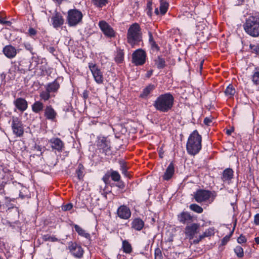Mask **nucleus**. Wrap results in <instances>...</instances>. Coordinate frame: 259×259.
Listing matches in <instances>:
<instances>
[{
  "label": "nucleus",
  "instance_id": "33",
  "mask_svg": "<svg viewBox=\"0 0 259 259\" xmlns=\"http://www.w3.org/2000/svg\"><path fill=\"white\" fill-rule=\"evenodd\" d=\"M110 175L111 179L114 182H119L120 180V176L118 171L110 169Z\"/></svg>",
  "mask_w": 259,
  "mask_h": 259
},
{
  "label": "nucleus",
  "instance_id": "9",
  "mask_svg": "<svg viewBox=\"0 0 259 259\" xmlns=\"http://www.w3.org/2000/svg\"><path fill=\"white\" fill-rule=\"evenodd\" d=\"M211 192L208 190L200 189L194 193V199L198 203L207 201L211 196Z\"/></svg>",
  "mask_w": 259,
  "mask_h": 259
},
{
  "label": "nucleus",
  "instance_id": "27",
  "mask_svg": "<svg viewBox=\"0 0 259 259\" xmlns=\"http://www.w3.org/2000/svg\"><path fill=\"white\" fill-rule=\"evenodd\" d=\"M44 108V104L40 101H36L32 105V110L35 113H39Z\"/></svg>",
  "mask_w": 259,
  "mask_h": 259
},
{
  "label": "nucleus",
  "instance_id": "14",
  "mask_svg": "<svg viewBox=\"0 0 259 259\" xmlns=\"http://www.w3.org/2000/svg\"><path fill=\"white\" fill-rule=\"evenodd\" d=\"M49 143L52 150H56L58 152H61L64 148L63 142L58 138H52L49 140Z\"/></svg>",
  "mask_w": 259,
  "mask_h": 259
},
{
  "label": "nucleus",
  "instance_id": "64",
  "mask_svg": "<svg viewBox=\"0 0 259 259\" xmlns=\"http://www.w3.org/2000/svg\"><path fill=\"white\" fill-rule=\"evenodd\" d=\"M5 21V20H4L3 18L0 17V24H3V23H4Z\"/></svg>",
  "mask_w": 259,
  "mask_h": 259
},
{
  "label": "nucleus",
  "instance_id": "15",
  "mask_svg": "<svg viewBox=\"0 0 259 259\" xmlns=\"http://www.w3.org/2000/svg\"><path fill=\"white\" fill-rule=\"evenodd\" d=\"M117 213L120 218L124 220L129 219L131 215V210L125 205L120 206L117 210Z\"/></svg>",
  "mask_w": 259,
  "mask_h": 259
},
{
  "label": "nucleus",
  "instance_id": "34",
  "mask_svg": "<svg viewBox=\"0 0 259 259\" xmlns=\"http://www.w3.org/2000/svg\"><path fill=\"white\" fill-rule=\"evenodd\" d=\"M168 4L165 1L161 0L160 11L162 15H164L166 13L168 9Z\"/></svg>",
  "mask_w": 259,
  "mask_h": 259
},
{
  "label": "nucleus",
  "instance_id": "41",
  "mask_svg": "<svg viewBox=\"0 0 259 259\" xmlns=\"http://www.w3.org/2000/svg\"><path fill=\"white\" fill-rule=\"evenodd\" d=\"M42 239L45 241L55 242L58 241V239L55 237L51 236L49 235H45L42 236Z\"/></svg>",
  "mask_w": 259,
  "mask_h": 259
},
{
  "label": "nucleus",
  "instance_id": "40",
  "mask_svg": "<svg viewBox=\"0 0 259 259\" xmlns=\"http://www.w3.org/2000/svg\"><path fill=\"white\" fill-rule=\"evenodd\" d=\"M234 251L236 253V254L239 257H242L244 255V252L243 248L240 246H237L234 248Z\"/></svg>",
  "mask_w": 259,
  "mask_h": 259
},
{
  "label": "nucleus",
  "instance_id": "21",
  "mask_svg": "<svg viewBox=\"0 0 259 259\" xmlns=\"http://www.w3.org/2000/svg\"><path fill=\"white\" fill-rule=\"evenodd\" d=\"M175 172V167L174 164L172 162L168 165L166 169V170L162 177L163 179L165 181L169 180L174 175Z\"/></svg>",
  "mask_w": 259,
  "mask_h": 259
},
{
  "label": "nucleus",
  "instance_id": "62",
  "mask_svg": "<svg viewBox=\"0 0 259 259\" xmlns=\"http://www.w3.org/2000/svg\"><path fill=\"white\" fill-rule=\"evenodd\" d=\"M199 241H200L199 240L198 238L197 239H195L193 241L194 243H195V244L198 243L199 242Z\"/></svg>",
  "mask_w": 259,
  "mask_h": 259
},
{
  "label": "nucleus",
  "instance_id": "59",
  "mask_svg": "<svg viewBox=\"0 0 259 259\" xmlns=\"http://www.w3.org/2000/svg\"><path fill=\"white\" fill-rule=\"evenodd\" d=\"M3 24H6L8 26H10L11 24V22L9 21H5Z\"/></svg>",
  "mask_w": 259,
  "mask_h": 259
},
{
  "label": "nucleus",
  "instance_id": "47",
  "mask_svg": "<svg viewBox=\"0 0 259 259\" xmlns=\"http://www.w3.org/2000/svg\"><path fill=\"white\" fill-rule=\"evenodd\" d=\"M24 47L25 49L29 51H30L32 54H33V53L32 52L33 51V47L32 46L28 43H26L24 44Z\"/></svg>",
  "mask_w": 259,
  "mask_h": 259
},
{
  "label": "nucleus",
  "instance_id": "7",
  "mask_svg": "<svg viewBox=\"0 0 259 259\" xmlns=\"http://www.w3.org/2000/svg\"><path fill=\"white\" fill-rule=\"evenodd\" d=\"M88 66L95 81L98 84L103 83L104 80L103 73L97 65L91 62L89 63Z\"/></svg>",
  "mask_w": 259,
  "mask_h": 259
},
{
  "label": "nucleus",
  "instance_id": "11",
  "mask_svg": "<svg viewBox=\"0 0 259 259\" xmlns=\"http://www.w3.org/2000/svg\"><path fill=\"white\" fill-rule=\"evenodd\" d=\"M177 219L180 224L186 225V226L193 223L195 220V218L189 212L184 211L178 215Z\"/></svg>",
  "mask_w": 259,
  "mask_h": 259
},
{
  "label": "nucleus",
  "instance_id": "22",
  "mask_svg": "<svg viewBox=\"0 0 259 259\" xmlns=\"http://www.w3.org/2000/svg\"><path fill=\"white\" fill-rule=\"evenodd\" d=\"M52 20L53 21V25L55 28L60 27L64 23L63 17L60 13L57 12L52 17Z\"/></svg>",
  "mask_w": 259,
  "mask_h": 259
},
{
  "label": "nucleus",
  "instance_id": "46",
  "mask_svg": "<svg viewBox=\"0 0 259 259\" xmlns=\"http://www.w3.org/2000/svg\"><path fill=\"white\" fill-rule=\"evenodd\" d=\"M237 241L239 243H244L246 241V239L244 236L241 235L237 239Z\"/></svg>",
  "mask_w": 259,
  "mask_h": 259
},
{
  "label": "nucleus",
  "instance_id": "36",
  "mask_svg": "<svg viewBox=\"0 0 259 259\" xmlns=\"http://www.w3.org/2000/svg\"><path fill=\"white\" fill-rule=\"evenodd\" d=\"M119 163L120 165V170H121L122 173L126 177H128V175L127 171L128 167H127L125 162L123 160H120Z\"/></svg>",
  "mask_w": 259,
  "mask_h": 259
},
{
  "label": "nucleus",
  "instance_id": "48",
  "mask_svg": "<svg viewBox=\"0 0 259 259\" xmlns=\"http://www.w3.org/2000/svg\"><path fill=\"white\" fill-rule=\"evenodd\" d=\"M204 123L207 125H210V124L212 122V120L210 118L206 117L204 119Z\"/></svg>",
  "mask_w": 259,
  "mask_h": 259
},
{
  "label": "nucleus",
  "instance_id": "16",
  "mask_svg": "<svg viewBox=\"0 0 259 259\" xmlns=\"http://www.w3.org/2000/svg\"><path fill=\"white\" fill-rule=\"evenodd\" d=\"M3 52L9 59L14 58L17 54L16 49L12 45L6 46L3 49Z\"/></svg>",
  "mask_w": 259,
  "mask_h": 259
},
{
  "label": "nucleus",
  "instance_id": "24",
  "mask_svg": "<svg viewBox=\"0 0 259 259\" xmlns=\"http://www.w3.org/2000/svg\"><path fill=\"white\" fill-rule=\"evenodd\" d=\"M155 89V86L154 84H149L143 89L140 97L142 98H146Z\"/></svg>",
  "mask_w": 259,
  "mask_h": 259
},
{
  "label": "nucleus",
  "instance_id": "1",
  "mask_svg": "<svg viewBox=\"0 0 259 259\" xmlns=\"http://www.w3.org/2000/svg\"><path fill=\"white\" fill-rule=\"evenodd\" d=\"M174 98L170 93H165L158 96L153 103V106L161 112H167L174 105Z\"/></svg>",
  "mask_w": 259,
  "mask_h": 259
},
{
  "label": "nucleus",
  "instance_id": "2",
  "mask_svg": "<svg viewBox=\"0 0 259 259\" xmlns=\"http://www.w3.org/2000/svg\"><path fill=\"white\" fill-rule=\"evenodd\" d=\"M201 136L197 130L194 131L188 138L186 145L188 152L191 155L197 154L201 149Z\"/></svg>",
  "mask_w": 259,
  "mask_h": 259
},
{
  "label": "nucleus",
  "instance_id": "26",
  "mask_svg": "<svg viewBox=\"0 0 259 259\" xmlns=\"http://www.w3.org/2000/svg\"><path fill=\"white\" fill-rule=\"evenodd\" d=\"M251 80L254 84L259 85V67L255 68L251 75Z\"/></svg>",
  "mask_w": 259,
  "mask_h": 259
},
{
  "label": "nucleus",
  "instance_id": "23",
  "mask_svg": "<svg viewBox=\"0 0 259 259\" xmlns=\"http://www.w3.org/2000/svg\"><path fill=\"white\" fill-rule=\"evenodd\" d=\"M144 226V222L139 218L135 219L132 223V228L137 231L141 230Z\"/></svg>",
  "mask_w": 259,
  "mask_h": 259
},
{
  "label": "nucleus",
  "instance_id": "38",
  "mask_svg": "<svg viewBox=\"0 0 259 259\" xmlns=\"http://www.w3.org/2000/svg\"><path fill=\"white\" fill-rule=\"evenodd\" d=\"M95 6L99 8L105 6L108 3V0H92Z\"/></svg>",
  "mask_w": 259,
  "mask_h": 259
},
{
  "label": "nucleus",
  "instance_id": "25",
  "mask_svg": "<svg viewBox=\"0 0 259 259\" xmlns=\"http://www.w3.org/2000/svg\"><path fill=\"white\" fill-rule=\"evenodd\" d=\"M60 87V85L59 83L55 80L52 83H49L47 86V90H48L50 93L51 92H56L57 91L58 89Z\"/></svg>",
  "mask_w": 259,
  "mask_h": 259
},
{
  "label": "nucleus",
  "instance_id": "3",
  "mask_svg": "<svg viewBox=\"0 0 259 259\" xmlns=\"http://www.w3.org/2000/svg\"><path fill=\"white\" fill-rule=\"evenodd\" d=\"M142 38L141 27L137 23L131 25L127 30V40L128 44L132 47L139 44Z\"/></svg>",
  "mask_w": 259,
  "mask_h": 259
},
{
  "label": "nucleus",
  "instance_id": "32",
  "mask_svg": "<svg viewBox=\"0 0 259 259\" xmlns=\"http://www.w3.org/2000/svg\"><path fill=\"white\" fill-rule=\"evenodd\" d=\"M154 61L156 66L158 69H162L165 66V61L164 59L160 57H158Z\"/></svg>",
  "mask_w": 259,
  "mask_h": 259
},
{
  "label": "nucleus",
  "instance_id": "39",
  "mask_svg": "<svg viewBox=\"0 0 259 259\" xmlns=\"http://www.w3.org/2000/svg\"><path fill=\"white\" fill-rule=\"evenodd\" d=\"M40 98L45 101L48 100L50 98V92L48 90L42 92L40 94Z\"/></svg>",
  "mask_w": 259,
  "mask_h": 259
},
{
  "label": "nucleus",
  "instance_id": "17",
  "mask_svg": "<svg viewBox=\"0 0 259 259\" xmlns=\"http://www.w3.org/2000/svg\"><path fill=\"white\" fill-rule=\"evenodd\" d=\"M14 104L16 108L21 112H24L28 107L26 100L22 98H18L14 101Z\"/></svg>",
  "mask_w": 259,
  "mask_h": 259
},
{
  "label": "nucleus",
  "instance_id": "4",
  "mask_svg": "<svg viewBox=\"0 0 259 259\" xmlns=\"http://www.w3.org/2000/svg\"><path fill=\"white\" fill-rule=\"evenodd\" d=\"M245 31L253 37L259 36V17L249 16L243 24Z\"/></svg>",
  "mask_w": 259,
  "mask_h": 259
},
{
  "label": "nucleus",
  "instance_id": "52",
  "mask_svg": "<svg viewBox=\"0 0 259 259\" xmlns=\"http://www.w3.org/2000/svg\"><path fill=\"white\" fill-rule=\"evenodd\" d=\"M89 92L87 90H85L83 91L82 93V97L85 100L89 97Z\"/></svg>",
  "mask_w": 259,
  "mask_h": 259
},
{
  "label": "nucleus",
  "instance_id": "42",
  "mask_svg": "<svg viewBox=\"0 0 259 259\" xmlns=\"http://www.w3.org/2000/svg\"><path fill=\"white\" fill-rule=\"evenodd\" d=\"M155 259H162L161 251L159 248L155 250Z\"/></svg>",
  "mask_w": 259,
  "mask_h": 259
},
{
  "label": "nucleus",
  "instance_id": "44",
  "mask_svg": "<svg viewBox=\"0 0 259 259\" xmlns=\"http://www.w3.org/2000/svg\"><path fill=\"white\" fill-rule=\"evenodd\" d=\"M110 173L108 172V173L106 174L103 177L102 180L106 184H108L110 182Z\"/></svg>",
  "mask_w": 259,
  "mask_h": 259
},
{
  "label": "nucleus",
  "instance_id": "51",
  "mask_svg": "<svg viewBox=\"0 0 259 259\" xmlns=\"http://www.w3.org/2000/svg\"><path fill=\"white\" fill-rule=\"evenodd\" d=\"M47 50L50 53H52V54H54V52L56 51L55 48L52 46L47 48Z\"/></svg>",
  "mask_w": 259,
  "mask_h": 259
},
{
  "label": "nucleus",
  "instance_id": "18",
  "mask_svg": "<svg viewBox=\"0 0 259 259\" xmlns=\"http://www.w3.org/2000/svg\"><path fill=\"white\" fill-rule=\"evenodd\" d=\"M44 115L47 119L54 121L56 118L57 113L53 107L49 105L46 107Z\"/></svg>",
  "mask_w": 259,
  "mask_h": 259
},
{
  "label": "nucleus",
  "instance_id": "53",
  "mask_svg": "<svg viewBox=\"0 0 259 259\" xmlns=\"http://www.w3.org/2000/svg\"><path fill=\"white\" fill-rule=\"evenodd\" d=\"M229 240V237L228 236H225L222 239V244L225 245Z\"/></svg>",
  "mask_w": 259,
  "mask_h": 259
},
{
  "label": "nucleus",
  "instance_id": "57",
  "mask_svg": "<svg viewBox=\"0 0 259 259\" xmlns=\"http://www.w3.org/2000/svg\"><path fill=\"white\" fill-rule=\"evenodd\" d=\"M35 149L38 151H40V154H42V152H41V148L39 146H36L35 147Z\"/></svg>",
  "mask_w": 259,
  "mask_h": 259
},
{
  "label": "nucleus",
  "instance_id": "37",
  "mask_svg": "<svg viewBox=\"0 0 259 259\" xmlns=\"http://www.w3.org/2000/svg\"><path fill=\"white\" fill-rule=\"evenodd\" d=\"M189 207L191 210L198 213H202L203 210L201 206L196 204H192Z\"/></svg>",
  "mask_w": 259,
  "mask_h": 259
},
{
  "label": "nucleus",
  "instance_id": "43",
  "mask_svg": "<svg viewBox=\"0 0 259 259\" xmlns=\"http://www.w3.org/2000/svg\"><path fill=\"white\" fill-rule=\"evenodd\" d=\"M73 207L72 203H69L65 205H62V209L64 211H67L70 210Z\"/></svg>",
  "mask_w": 259,
  "mask_h": 259
},
{
  "label": "nucleus",
  "instance_id": "20",
  "mask_svg": "<svg viewBox=\"0 0 259 259\" xmlns=\"http://www.w3.org/2000/svg\"><path fill=\"white\" fill-rule=\"evenodd\" d=\"M234 171L232 169L227 168L225 169L222 174L221 179L223 182L227 183L229 184L231 180L233 178Z\"/></svg>",
  "mask_w": 259,
  "mask_h": 259
},
{
  "label": "nucleus",
  "instance_id": "12",
  "mask_svg": "<svg viewBox=\"0 0 259 259\" xmlns=\"http://www.w3.org/2000/svg\"><path fill=\"white\" fill-rule=\"evenodd\" d=\"M12 127L13 132L18 137H21L24 133V130L21 121L17 117H13Z\"/></svg>",
  "mask_w": 259,
  "mask_h": 259
},
{
  "label": "nucleus",
  "instance_id": "29",
  "mask_svg": "<svg viewBox=\"0 0 259 259\" xmlns=\"http://www.w3.org/2000/svg\"><path fill=\"white\" fill-rule=\"evenodd\" d=\"M236 93V90L232 84H230L226 88L225 94L228 98H232Z\"/></svg>",
  "mask_w": 259,
  "mask_h": 259
},
{
  "label": "nucleus",
  "instance_id": "19",
  "mask_svg": "<svg viewBox=\"0 0 259 259\" xmlns=\"http://www.w3.org/2000/svg\"><path fill=\"white\" fill-rule=\"evenodd\" d=\"M98 146L100 149L103 150L106 155H107V152L110 151V142L108 141L105 137H102L99 139Z\"/></svg>",
  "mask_w": 259,
  "mask_h": 259
},
{
  "label": "nucleus",
  "instance_id": "49",
  "mask_svg": "<svg viewBox=\"0 0 259 259\" xmlns=\"http://www.w3.org/2000/svg\"><path fill=\"white\" fill-rule=\"evenodd\" d=\"M150 45H151V48L153 49H155L157 51H158L159 48V47L158 46V45L156 44L155 41H153V42H152L151 43H150Z\"/></svg>",
  "mask_w": 259,
  "mask_h": 259
},
{
  "label": "nucleus",
  "instance_id": "55",
  "mask_svg": "<svg viewBox=\"0 0 259 259\" xmlns=\"http://www.w3.org/2000/svg\"><path fill=\"white\" fill-rule=\"evenodd\" d=\"M152 73H153L152 70H150L148 71L146 74V77L147 78H149L152 75Z\"/></svg>",
  "mask_w": 259,
  "mask_h": 259
},
{
  "label": "nucleus",
  "instance_id": "8",
  "mask_svg": "<svg viewBox=\"0 0 259 259\" xmlns=\"http://www.w3.org/2000/svg\"><path fill=\"white\" fill-rule=\"evenodd\" d=\"M146 54L142 49H138L132 55V62L136 66L144 64L146 61Z\"/></svg>",
  "mask_w": 259,
  "mask_h": 259
},
{
  "label": "nucleus",
  "instance_id": "13",
  "mask_svg": "<svg viewBox=\"0 0 259 259\" xmlns=\"http://www.w3.org/2000/svg\"><path fill=\"white\" fill-rule=\"evenodd\" d=\"M99 26L105 36L108 37L115 36V31L111 26L105 21H101Z\"/></svg>",
  "mask_w": 259,
  "mask_h": 259
},
{
  "label": "nucleus",
  "instance_id": "31",
  "mask_svg": "<svg viewBox=\"0 0 259 259\" xmlns=\"http://www.w3.org/2000/svg\"><path fill=\"white\" fill-rule=\"evenodd\" d=\"M124 59V53L122 50L119 49L117 51L115 61L117 63H121Z\"/></svg>",
  "mask_w": 259,
  "mask_h": 259
},
{
  "label": "nucleus",
  "instance_id": "5",
  "mask_svg": "<svg viewBox=\"0 0 259 259\" xmlns=\"http://www.w3.org/2000/svg\"><path fill=\"white\" fill-rule=\"evenodd\" d=\"M82 13L77 9L70 10L68 12L67 21L70 26H74L79 24L82 19Z\"/></svg>",
  "mask_w": 259,
  "mask_h": 259
},
{
  "label": "nucleus",
  "instance_id": "6",
  "mask_svg": "<svg viewBox=\"0 0 259 259\" xmlns=\"http://www.w3.org/2000/svg\"><path fill=\"white\" fill-rule=\"evenodd\" d=\"M200 229L199 224L193 222L186 226L185 234L191 240L196 237V235L199 233Z\"/></svg>",
  "mask_w": 259,
  "mask_h": 259
},
{
  "label": "nucleus",
  "instance_id": "35",
  "mask_svg": "<svg viewBox=\"0 0 259 259\" xmlns=\"http://www.w3.org/2000/svg\"><path fill=\"white\" fill-rule=\"evenodd\" d=\"M84 167L81 164H79L76 170V174L78 179L81 180L83 177Z\"/></svg>",
  "mask_w": 259,
  "mask_h": 259
},
{
  "label": "nucleus",
  "instance_id": "28",
  "mask_svg": "<svg viewBox=\"0 0 259 259\" xmlns=\"http://www.w3.org/2000/svg\"><path fill=\"white\" fill-rule=\"evenodd\" d=\"M75 230L77 232L78 235L81 236L84 238H89L90 237V235L87 233L81 227L77 225H74V226Z\"/></svg>",
  "mask_w": 259,
  "mask_h": 259
},
{
  "label": "nucleus",
  "instance_id": "61",
  "mask_svg": "<svg viewBox=\"0 0 259 259\" xmlns=\"http://www.w3.org/2000/svg\"><path fill=\"white\" fill-rule=\"evenodd\" d=\"M53 1L56 3H57L59 5H60L62 3L63 0H53Z\"/></svg>",
  "mask_w": 259,
  "mask_h": 259
},
{
  "label": "nucleus",
  "instance_id": "60",
  "mask_svg": "<svg viewBox=\"0 0 259 259\" xmlns=\"http://www.w3.org/2000/svg\"><path fill=\"white\" fill-rule=\"evenodd\" d=\"M256 244H259V237H257L254 239Z\"/></svg>",
  "mask_w": 259,
  "mask_h": 259
},
{
  "label": "nucleus",
  "instance_id": "50",
  "mask_svg": "<svg viewBox=\"0 0 259 259\" xmlns=\"http://www.w3.org/2000/svg\"><path fill=\"white\" fill-rule=\"evenodd\" d=\"M254 222L255 225H259V213L255 215Z\"/></svg>",
  "mask_w": 259,
  "mask_h": 259
},
{
  "label": "nucleus",
  "instance_id": "63",
  "mask_svg": "<svg viewBox=\"0 0 259 259\" xmlns=\"http://www.w3.org/2000/svg\"><path fill=\"white\" fill-rule=\"evenodd\" d=\"M227 134L230 135L232 133V131L228 130L226 132Z\"/></svg>",
  "mask_w": 259,
  "mask_h": 259
},
{
  "label": "nucleus",
  "instance_id": "58",
  "mask_svg": "<svg viewBox=\"0 0 259 259\" xmlns=\"http://www.w3.org/2000/svg\"><path fill=\"white\" fill-rule=\"evenodd\" d=\"M119 188H123L124 187V184H123V183L122 182H120L119 183V184L117 186Z\"/></svg>",
  "mask_w": 259,
  "mask_h": 259
},
{
  "label": "nucleus",
  "instance_id": "10",
  "mask_svg": "<svg viewBox=\"0 0 259 259\" xmlns=\"http://www.w3.org/2000/svg\"><path fill=\"white\" fill-rule=\"evenodd\" d=\"M68 249L71 254L76 258H81L83 254V250L80 245L76 242H69L68 243Z\"/></svg>",
  "mask_w": 259,
  "mask_h": 259
},
{
  "label": "nucleus",
  "instance_id": "30",
  "mask_svg": "<svg viewBox=\"0 0 259 259\" xmlns=\"http://www.w3.org/2000/svg\"><path fill=\"white\" fill-rule=\"evenodd\" d=\"M122 248L123 252L126 253H130L132 251V246L127 240L122 241Z\"/></svg>",
  "mask_w": 259,
  "mask_h": 259
},
{
  "label": "nucleus",
  "instance_id": "56",
  "mask_svg": "<svg viewBox=\"0 0 259 259\" xmlns=\"http://www.w3.org/2000/svg\"><path fill=\"white\" fill-rule=\"evenodd\" d=\"M206 236H207V235L206 234L205 232H204V233H203L202 235H200L199 236V240L200 241H201L203 238H204V237H205Z\"/></svg>",
  "mask_w": 259,
  "mask_h": 259
},
{
  "label": "nucleus",
  "instance_id": "54",
  "mask_svg": "<svg viewBox=\"0 0 259 259\" xmlns=\"http://www.w3.org/2000/svg\"><path fill=\"white\" fill-rule=\"evenodd\" d=\"M148 34L149 43L154 41L152 33L151 32H149Z\"/></svg>",
  "mask_w": 259,
  "mask_h": 259
},
{
  "label": "nucleus",
  "instance_id": "45",
  "mask_svg": "<svg viewBox=\"0 0 259 259\" xmlns=\"http://www.w3.org/2000/svg\"><path fill=\"white\" fill-rule=\"evenodd\" d=\"M28 33L30 36L33 37L36 34V30L33 28H30L28 30Z\"/></svg>",
  "mask_w": 259,
  "mask_h": 259
}]
</instances>
